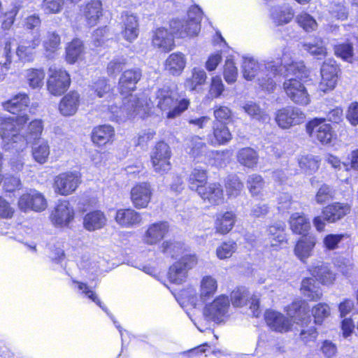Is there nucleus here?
I'll return each instance as SVG.
<instances>
[{"label":"nucleus","instance_id":"obj_32","mask_svg":"<svg viewBox=\"0 0 358 358\" xmlns=\"http://www.w3.org/2000/svg\"><path fill=\"white\" fill-rule=\"evenodd\" d=\"M208 171L203 167L193 168L188 176L187 182L189 188L198 194L205 186L208 184Z\"/></svg>","mask_w":358,"mask_h":358},{"label":"nucleus","instance_id":"obj_11","mask_svg":"<svg viewBox=\"0 0 358 358\" xmlns=\"http://www.w3.org/2000/svg\"><path fill=\"white\" fill-rule=\"evenodd\" d=\"M230 302L228 296L220 294L203 308V315L209 320L216 323L224 322L228 317Z\"/></svg>","mask_w":358,"mask_h":358},{"label":"nucleus","instance_id":"obj_50","mask_svg":"<svg viewBox=\"0 0 358 358\" xmlns=\"http://www.w3.org/2000/svg\"><path fill=\"white\" fill-rule=\"evenodd\" d=\"M43 131V121L34 119L29 123L24 137L27 142L34 143L41 138Z\"/></svg>","mask_w":358,"mask_h":358},{"label":"nucleus","instance_id":"obj_63","mask_svg":"<svg viewBox=\"0 0 358 358\" xmlns=\"http://www.w3.org/2000/svg\"><path fill=\"white\" fill-rule=\"evenodd\" d=\"M65 0H42L41 8L45 14H58L62 11Z\"/></svg>","mask_w":358,"mask_h":358},{"label":"nucleus","instance_id":"obj_56","mask_svg":"<svg viewBox=\"0 0 358 358\" xmlns=\"http://www.w3.org/2000/svg\"><path fill=\"white\" fill-rule=\"evenodd\" d=\"M296 22L306 32H312L317 28L315 19L307 12H301L296 17Z\"/></svg>","mask_w":358,"mask_h":358},{"label":"nucleus","instance_id":"obj_4","mask_svg":"<svg viewBox=\"0 0 358 358\" xmlns=\"http://www.w3.org/2000/svg\"><path fill=\"white\" fill-rule=\"evenodd\" d=\"M306 131L315 142L326 145L336 138V134L326 117H314L306 124Z\"/></svg>","mask_w":358,"mask_h":358},{"label":"nucleus","instance_id":"obj_33","mask_svg":"<svg viewBox=\"0 0 358 358\" xmlns=\"http://www.w3.org/2000/svg\"><path fill=\"white\" fill-rule=\"evenodd\" d=\"M80 103V94L76 90H71L65 94L61 99L58 104V108L62 115L71 116L77 112Z\"/></svg>","mask_w":358,"mask_h":358},{"label":"nucleus","instance_id":"obj_12","mask_svg":"<svg viewBox=\"0 0 358 358\" xmlns=\"http://www.w3.org/2000/svg\"><path fill=\"white\" fill-rule=\"evenodd\" d=\"M154 189L149 182H138L135 183L130 189L129 199L135 209L141 210L148 208Z\"/></svg>","mask_w":358,"mask_h":358},{"label":"nucleus","instance_id":"obj_19","mask_svg":"<svg viewBox=\"0 0 358 358\" xmlns=\"http://www.w3.org/2000/svg\"><path fill=\"white\" fill-rule=\"evenodd\" d=\"M203 203L210 206H218L225 203L224 188L219 182L208 183L197 194Z\"/></svg>","mask_w":358,"mask_h":358},{"label":"nucleus","instance_id":"obj_51","mask_svg":"<svg viewBox=\"0 0 358 358\" xmlns=\"http://www.w3.org/2000/svg\"><path fill=\"white\" fill-rule=\"evenodd\" d=\"M311 315L315 324L322 325L324 320L331 315V308L324 302H319L311 308Z\"/></svg>","mask_w":358,"mask_h":358},{"label":"nucleus","instance_id":"obj_30","mask_svg":"<svg viewBox=\"0 0 358 358\" xmlns=\"http://www.w3.org/2000/svg\"><path fill=\"white\" fill-rule=\"evenodd\" d=\"M236 222V215L233 210L217 213L214 222L215 232L225 236L232 231Z\"/></svg>","mask_w":358,"mask_h":358},{"label":"nucleus","instance_id":"obj_39","mask_svg":"<svg viewBox=\"0 0 358 358\" xmlns=\"http://www.w3.org/2000/svg\"><path fill=\"white\" fill-rule=\"evenodd\" d=\"M315 280L311 277H305L302 279L300 291L309 301H318L323 296L320 288L315 285Z\"/></svg>","mask_w":358,"mask_h":358},{"label":"nucleus","instance_id":"obj_61","mask_svg":"<svg viewBox=\"0 0 358 358\" xmlns=\"http://www.w3.org/2000/svg\"><path fill=\"white\" fill-rule=\"evenodd\" d=\"M2 189L5 193H13L20 189L22 182L18 176L13 174L6 173L2 181Z\"/></svg>","mask_w":358,"mask_h":358},{"label":"nucleus","instance_id":"obj_6","mask_svg":"<svg viewBox=\"0 0 358 358\" xmlns=\"http://www.w3.org/2000/svg\"><path fill=\"white\" fill-rule=\"evenodd\" d=\"M46 82L48 92L55 96L64 94L71 85L70 73L64 68H50Z\"/></svg>","mask_w":358,"mask_h":358},{"label":"nucleus","instance_id":"obj_18","mask_svg":"<svg viewBox=\"0 0 358 358\" xmlns=\"http://www.w3.org/2000/svg\"><path fill=\"white\" fill-rule=\"evenodd\" d=\"M92 144L98 148H104L113 145L115 141V129L108 124H99L94 127L90 133Z\"/></svg>","mask_w":358,"mask_h":358},{"label":"nucleus","instance_id":"obj_22","mask_svg":"<svg viewBox=\"0 0 358 358\" xmlns=\"http://www.w3.org/2000/svg\"><path fill=\"white\" fill-rule=\"evenodd\" d=\"M169 224L166 221H157L150 224L143 235V241L145 245L159 244L169 234Z\"/></svg>","mask_w":358,"mask_h":358},{"label":"nucleus","instance_id":"obj_44","mask_svg":"<svg viewBox=\"0 0 358 358\" xmlns=\"http://www.w3.org/2000/svg\"><path fill=\"white\" fill-rule=\"evenodd\" d=\"M124 24V27L122 31L124 38L129 42H133L138 36V22L136 16L126 13Z\"/></svg>","mask_w":358,"mask_h":358},{"label":"nucleus","instance_id":"obj_53","mask_svg":"<svg viewBox=\"0 0 358 358\" xmlns=\"http://www.w3.org/2000/svg\"><path fill=\"white\" fill-rule=\"evenodd\" d=\"M206 78L207 76L203 70L194 68L191 76L185 80V87L190 91H194L197 87L204 85Z\"/></svg>","mask_w":358,"mask_h":358},{"label":"nucleus","instance_id":"obj_54","mask_svg":"<svg viewBox=\"0 0 358 358\" xmlns=\"http://www.w3.org/2000/svg\"><path fill=\"white\" fill-rule=\"evenodd\" d=\"M213 117L212 123L229 124L233 120V113L229 107L218 104L213 107Z\"/></svg>","mask_w":358,"mask_h":358},{"label":"nucleus","instance_id":"obj_60","mask_svg":"<svg viewBox=\"0 0 358 358\" xmlns=\"http://www.w3.org/2000/svg\"><path fill=\"white\" fill-rule=\"evenodd\" d=\"M333 49L334 55L344 61H350L354 55L353 45L350 42L338 43Z\"/></svg>","mask_w":358,"mask_h":358},{"label":"nucleus","instance_id":"obj_62","mask_svg":"<svg viewBox=\"0 0 358 358\" xmlns=\"http://www.w3.org/2000/svg\"><path fill=\"white\" fill-rule=\"evenodd\" d=\"M349 237L348 234H328L322 239L323 247L329 251L335 250L343 238Z\"/></svg>","mask_w":358,"mask_h":358},{"label":"nucleus","instance_id":"obj_5","mask_svg":"<svg viewBox=\"0 0 358 358\" xmlns=\"http://www.w3.org/2000/svg\"><path fill=\"white\" fill-rule=\"evenodd\" d=\"M199 262V258L195 253H185L172 265L168 273V280L174 284H181L187 278L189 270L194 268Z\"/></svg>","mask_w":358,"mask_h":358},{"label":"nucleus","instance_id":"obj_55","mask_svg":"<svg viewBox=\"0 0 358 358\" xmlns=\"http://www.w3.org/2000/svg\"><path fill=\"white\" fill-rule=\"evenodd\" d=\"M186 250L182 243L172 240L165 241L160 245V251L171 258H175L179 253H186Z\"/></svg>","mask_w":358,"mask_h":358},{"label":"nucleus","instance_id":"obj_28","mask_svg":"<svg viewBox=\"0 0 358 358\" xmlns=\"http://www.w3.org/2000/svg\"><path fill=\"white\" fill-rule=\"evenodd\" d=\"M308 271L312 278L322 285H331L336 280V274L332 271L328 263L321 262L320 264L313 265L308 269Z\"/></svg>","mask_w":358,"mask_h":358},{"label":"nucleus","instance_id":"obj_3","mask_svg":"<svg viewBox=\"0 0 358 358\" xmlns=\"http://www.w3.org/2000/svg\"><path fill=\"white\" fill-rule=\"evenodd\" d=\"M172 149L168 143L164 140L157 141L150 154L153 171L160 175L168 173L172 169Z\"/></svg>","mask_w":358,"mask_h":358},{"label":"nucleus","instance_id":"obj_24","mask_svg":"<svg viewBox=\"0 0 358 358\" xmlns=\"http://www.w3.org/2000/svg\"><path fill=\"white\" fill-rule=\"evenodd\" d=\"M136 210L130 207L117 209L114 216L115 222L122 228H134L140 225L143 217Z\"/></svg>","mask_w":358,"mask_h":358},{"label":"nucleus","instance_id":"obj_40","mask_svg":"<svg viewBox=\"0 0 358 358\" xmlns=\"http://www.w3.org/2000/svg\"><path fill=\"white\" fill-rule=\"evenodd\" d=\"M45 72L43 68H29L25 71L24 81L31 90H40L44 85Z\"/></svg>","mask_w":358,"mask_h":358},{"label":"nucleus","instance_id":"obj_10","mask_svg":"<svg viewBox=\"0 0 358 358\" xmlns=\"http://www.w3.org/2000/svg\"><path fill=\"white\" fill-rule=\"evenodd\" d=\"M303 81L296 78L286 79L283 82L282 89L293 103L304 106L310 103V98Z\"/></svg>","mask_w":358,"mask_h":358},{"label":"nucleus","instance_id":"obj_43","mask_svg":"<svg viewBox=\"0 0 358 358\" xmlns=\"http://www.w3.org/2000/svg\"><path fill=\"white\" fill-rule=\"evenodd\" d=\"M61 36L56 31H48L43 42L44 53L47 57H53L61 48Z\"/></svg>","mask_w":358,"mask_h":358},{"label":"nucleus","instance_id":"obj_17","mask_svg":"<svg viewBox=\"0 0 358 358\" xmlns=\"http://www.w3.org/2000/svg\"><path fill=\"white\" fill-rule=\"evenodd\" d=\"M305 118L304 113L294 106H285L278 109L275 115L277 124L282 129H289L300 124Z\"/></svg>","mask_w":358,"mask_h":358},{"label":"nucleus","instance_id":"obj_27","mask_svg":"<svg viewBox=\"0 0 358 358\" xmlns=\"http://www.w3.org/2000/svg\"><path fill=\"white\" fill-rule=\"evenodd\" d=\"M351 205L348 203L334 201L327 204L322 209V215H325L326 218L331 224L336 223L343 220L351 212Z\"/></svg>","mask_w":358,"mask_h":358},{"label":"nucleus","instance_id":"obj_14","mask_svg":"<svg viewBox=\"0 0 358 358\" xmlns=\"http://www.w3.org/2000/svg\"><path fill=\"white\" fill-rule=\"evenodd\" d=\"M169 25L176 38L196 36L201 30V21L196 18H189L185 21L172 19Z\"/></svg>","mask_w":358,"mask_h":358},{"label":"nucleus","instance_id":"obj_49","mask_svg":"<svg viewBox=\"0 0 358 358\" xmlns=\"http://www.w3.org/2000/svg\"><path fill=\"white\" fill-rule=\"evenodd\" d=\"M217 289V280L210 275L204 276L201 282L200 298L203 301L208 300Z\"/></svg>","mask_w":358,"mask_h":358},{"label":"nucleus","instance_id":"obj_9","mask_svg":"<svg viewBox=\"0 0 358 358\" xmlns=\"http://www.w3.org/2000/svg\"><path fill=\"white\" fill-rule=\"evenodd\" d=\"M76 211L70 201L60 199L52 210L49 218L55 227L65 228L74 220Z\"/></svg>","mask_w":358,"mask_h":358},{"label":"nucleus","instance_id":"obj_34","mask_svg":"<svg viewBox=\"0 0 358 358\" xmlns=\"http://www.w3.org/2000/svg\"><path fill=\"white\" fill-rule=\"evenodd\" d=\"M311 320L309 317H298L296 324L301 327L299 339L305 345L315 343L319 335L317 328L310 325Z\"/></svg>","mask_w":358,"mask_h":358},{"label":"nucleus","instance_id":"obj_29","mask_svg":"<svg viewBox=\"0 0 358 358\" xmlns=\"http://www.w3.org/2000/svg\"><path fill=\"white\" fill-rule=\"evenodd\" d=\"M317 243V237L313 234L303 236L297 240L294 253L299 259L305 262L313 255Z\"/></svg>","mask_w":358,"mask_h":358},{"label":"nucleus","instance_id":"obj_21","mask_svg":"<svg viewBox=\"0 0 358 358\" xmlns=\"http://www.w3.org/2000/svg\"><path fill=\"white\" fill-rule=\"evenodd\" d=\"M175 34L169 29L158 27L152 32L151 44L153 48L168 53L176 47Z\"/></svg>","mask_w":358,"mask_h":358},{"label":"nucleus","instance_id":"obj_31","mask_svg":"<svg viewBox=\"0 0 358 358\" xmlns=\"http://www.w3.org/2000/svg\"><path fill=\"white\" fill-rule=\"evenodd\" d=\"M41 43L40 34H36L31 40L20 42L16 48V55L19 60L24 62H31L34 60V50Z\"/></svg>","mask_w":358,"mask_h":358},{"label":"nucleus","instance_id":"obj_57","mask_svg":"<svg viewBox=\"0 0 358 358\" xmlns=\"http://www.w3.org/2000/svg\"><path fill=\"white\" fill-rule=\"evenodd\" d=\"M247 187L252 196L259 195L264 187V180L261 175L252 174L247 180Z\"/></svg>","mask_w":358,"mask_h":358},{"label":"nucleus","instance_id":"obj_59","mask_svg":"<svg viewBox=\"0 0 358 358\" xmlns=\"http://www.w3.org/2000/svg\"><path fill=\"white\" fill-rule=\"evenodd\" d=\"M31 155L34 159L39 164L47 162L50 155V146L47 141H43L40 144L32 148Z\"/></svg>","mask_w":358,"mask_h":358},{"label":"nucleus","instance_id":"obj_26","mask_svg":"<svg viewBox=\"0 0 358 358\" xmlns=\"http://www.w3.org/2000/svg\"><path fill=\"white\" fill-rule=\"evenodd\" d=\"M229 302L235 308H242L246 306L250 302V308H258L259 306V299L252 295L248 288L244 286H237L229 294Z\"/></svg>","mask_w":358,"mask_h":358},{"label":"nucleus","instance_id":"obj_25","mask_svg":"<svg viewBox=\"0 0 358 358\" xmlns=\"http://www.w3.org/2000/svg\"><path fill=\"white\" fill-rule=\"evenodd\" d=\"M282 66V62L278 64H275L273 61L266 62L265 71L262 72L260 77L257 79L261 90L271 92L275 90L276 84L273 80V77L280 73Z\"/></svg>","mask_w":358,"mask_h":358},{"label":"nucleus","instance_id":"obj_42","mask_svg":"<svg viewBox=\"0 0 358 358\" xmlns=\"http://www.w3.org/2000/svg\"><path fill=\"white\" fill-rule=\"evenodd\" d=\"M236 160L241 165L248 169H253L258 164L259 154L254 148L245 147L238 150Z\"/></svg>","mask_w":358,"mask_h":358},{"label":"nucleus","instance_id":"obj_16","mask_svg":"<svg viewBox=\"0 0 358 358\" xmlns=\"http://www.w3.org/2000/svg\"><path fill=\"white\" fill-rule=\"evenodd\" d=\"M264 317L266 325L273 331L284 334L293 329L292 319L279 311L268 309L265 311Z\"/></svg>","mask_w":358,"mask_h":358},{"label":"nucleus","instance_id":"obj_58","mask_svg":"<svg viewBox=\"0 0 358 358\" xmlns=\"http://www.w3.org/2000/svg\"><path fill=\"white\" fill-rule=\"evenodd\" d=\"M237 249L235 241L228 240L222 241L216 248V255L220 259L230 258Z\"/></svg>","mask_w":358,"mask_h":358},{"label":"nucleus","instance_id":"obj_47","mask_svg":"<svg viewBox=\"0 0 358 358\" xmlns=\"http://www.w3.org/2000/svg\"><path fill=\"white\" fill-rule=\"evenodd\" d=\"M224 187L226 189L228 199L236 198L241 195L243 189V182L236 175L228 176L224 181Z\"/></svg>","mask_w":358,"mask_h":358},{"label":"nucleus","instance_id":"obj_35","mask_svg":"<svg viewBox=\"0 0 358 358\" xmlns=\"http://www.w3.org/2000/svg\"><path fill=\"white\" fill-rule=\"evenodd\" d=\"M85 52L84 42L79 38H73L66 45L64 59L67 64L73 65L83 57Z\"/></svg>","mask_w":358,"mask_h":358},{"label":"nucleus","instance_id":"obj_15","mask_svg":"<svg viewBox=\"0 0 358 358\" xmlns=\"http://www.w3.org/2000/svg\"><path fill=\"white\" fill-rule=\"evenodd\" d=\"M104 10L101 0H90L80 7L79 15L89 28L96 26L102 19Z\"/></svg>","mask_w":358,"mask_h":358},{"label":"nucleus","instance_id":"obj_20","mask_svg":"<svg viewBox=\"0 0 358 358\" xmlns=\"http://www.w3.org/2000/svg\"><path fill=\"white\" fill-rule=\"evenodd\" d=\"M266 236L270 246L275 250L288 244L289 235L287 233L286 224L283 222L269 224L266 229Z\"/></svg>","mask_w":358,"mask_h":358},{"label":"nucleus","instance_id":"obj_2","mask_svg":"<svg viewBox=\"0 0 358 358\" xmlns=\"http://www.w3.org/2000/svg\"><path fill=\"white\" fill-rule=\"evenodd\" d=\"M157 106L162 112H166L168 119L180 116L188 109L190 100L187 97L180 98L179 94L169 87L159 88L156 92Z\"/></svg>","mask_w":358,"mask_h":358},{"label":"nucleus","instance_id":"obj_7","mask_svg":"<svg viewBox=\"0 0 358 358\" xmlns=\"http://www.w3.org/2000/svg\"><path fill=\"white\" fill-rule=\"evenodd\" d=\"M143 77L140 68L134 67L122 71L118 79L117 89L123 100L131 97L137 90V85Z\"/></svg>","mask_w":358,"mask_h":358},{"label":"nucleus","instance_id":"obj_45","mask_svg":"<svg viewBox=\"0 0 358 358\" xmlns=\"http://www.w3.org/2000/svg\"><path fill=\"white\" fill-rule=\"evenodd\" d=\"M321 159L319 156L310 154L301 155L298 159V164L300 169L306 173L313 174L315 173L320 166Z\"/></svg>","mask_w":358,"mask_h":358},{"label":"nucleus","instance_id":"obj_64","mask_svg":"<svg viewBox=\"0 0 358 358\" xmlns=\"http://www.w3.org/2000/svg\"><path fill=\"white\" fill-rule=\"evenodd\" d=\"M223 76L228 84L235 83L238 77V69L231 59H227L223 66Z\"/></svg>","mask_w":358,"mask_h":358},{"label":"nucleus","instance_id":"obj_8","mask_svg":"<svg viewBox=\"0 0 358 358\" xmlns=\"http://www.w3.org/2000/svg\"><path fill=\"white\" fill-rule=\"evenodd\" d=\"M82 175L78 171H66L56 176L52 187L55 192L61 196L73 194L81 184Z\"/></svg>","mask_w":358,"mask_h":358},{"label":"nucleus","instance_id":"obj_48","mask_svg":"<svg viewBox=\"0 0 358 358\" xmlns=\"http://www.w3.org/2000/svg\"><path fill=\"white\" fill-rule=\"evenodd\" d=\"M92 95L96 97L102 98L111 92L112 87L108 79L101 77L93 80L89 85Z\"/></svg>","mask_w":358,"mask_h":358},{"label":"nucleus","instance_id":"obj_23","mask_svg":"<svg viewBox=\"0 0 358 358\" xmlns=\"http://www.w3.org/2000/svg\"><path fill=\"white\" fill-rule=\"evenodd\" d=\"M208 142L213 146L225 145L230 143L233 134L229 127V124L212 123L208 136Z\"/></svg>","mask_w":358,"mask_h":358},{"label":"nucleus","instance_id":"obj_36","mask_svg":"<svg viewBox=\"0 0 358 358\" xmlns=\"http://www.w3.org/2000/svg\"><path fill=\"white\" fill-rule=\"evenodd\" d=\"M289 229L294 234L309 235L311 225L308 217L303 213H294L289 218Z\"/></svg>","mask_w":358,"mask_h":358},{"label":"nucleus","instance_id":"obj_1","mask_svg":"<svg viewBox=\"0 0 358 358\" xmlns=\"http://www.w3.org/2000/svg\"><path fill=\"white\" fill-rule=\"evenodd\" d=\"M29 101L27 94L19 93L3 102V109L15 115V117H3L0 122V135L8 143H16L22 137L20 132L29 120V115L25 113Z\"/></svg>","mask_w":358,"mask_h":358},{"label":"nucleus","instance_id":"obj_38","mask_svg":"<svg viewBox=\"0 0 358 358\" xmlns=\"http://www.w3.org/2000/svg\"><path fill=\"white\" fill-rule=\"evenodd\" d=\"M185 66V56L180 52L170 54L164 64L165 69L174 76H180L184 71Z\"/></svg>","mask_w":358,"mask_h":358},{"label":"nucleus","instance_id":"obj_13","mask_svg":"<svg viewBox=\"0 0 358 358\" xmlns=\"http://www.w3.org/2000/svg\"><path fill=\"white\" fill-rule=\"evenodd\" d=\"M17 206L23 212L29 210L41 212L48 207V202L41 192L36 189H30L20 196Z\"/></svg>","mask_w":358,"mask_h":358},{"label":"nucleus","instance_id":"obj_37","mask_svg":"<svg viewBox=\"0 0 358 358\" xmlns=\"http://www.w3.org/2000/svg\"><path fill=\"white\" fill-rule=\"evenodd\" d=\"M107 223V217L101 210H93L83 217V226L89 231L102 229Z\"/></svg>","mask_w":358,"mask_h":358},{"label":"nucleus","instance_id":"obj_46","mask_svg":"<svg viewBox=\"0 0 358 358\" xmlns=\"http://www.w3.org/2000/svg\"><path fill=\"white\" fill-rule=\"evenodd\" d=\"M271 17L276 26H281L293 19L294 12L290 8L274 7L271 12Z\"/></svg>","mask_w":358,"mask_h":358},{"label":"nucleus","instance_id":"obj_52","mask_svg":"<svg viewBox=\"0 0 358 358\" xmlns=\"http://www.w3.org/2000/svg\"><path fill=\"white\" fill-rule=\"evenodd\" d=\"M285 68L287 72L295 76L299 80H306L309 77V69L303 61H292Z\"/></svg>","mask_w":358,"mask_h":358},{"label":"nucleus","instance_id":"obj_41","mask_svg":"<svg viewBox=\"0 0 358 358\" xmlns=\"http://www.w3.org/2000/svg\"><path fill=\"white\" fill-rule=\"evenodd\" d=\"M185 149L189 156L196 159L205 155L208 146L202 137L194 135L188 139Z\"/></svg>","mask_w":358,"mask_h":358}]
</instances>
